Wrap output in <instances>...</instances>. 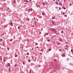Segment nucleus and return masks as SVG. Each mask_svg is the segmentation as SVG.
<instances>
[{
  "mask_svg": "<svg viewBox=\"0 0 73 73\" xmlns=\"http://www.w3.org/2000/svg\"><path fill=\"white\" fill-rule=\"evenodd\" d=\"M48 34H49V33H47L46 34H45V36H46V35H48Z\"/></svg>",
  "mask_w": 73,
  "mask_h": 73,
  "instance_id": "f3484780",
  "label": "nucleus"
},
{
  "mask_svg": "<svg viewBox=\"0 0 73 73\" xmlns=\"http://www.w3.org/2000/svg\"><path fill=\"white\" fill-rule=\"evenodd\" d=\"M40 54H42V53H41V52H40Z\"/></svg>",
  "mask_w": 73,
  "mask_h": 73,
  "instance_id": "a19ab883",
  "label": "nucleus"
},
{
  "mask_svg": "<svg viewBox=\"0 0 73 73\" xmlns=\"http://www.w3.org/2000/svg\"><path fill=\"white\" fill-rule=\"evenodd\" d=\"M3 41V39L1 38L0 39V41Z\"/></svg>",
  "mask_w": 73,
  "mask_h": 73,
  "instance_id": "1a4fd4ad",
  "label": "nucleus"
},
{
  "mask_svg": "<svg viewBox=\"0 0 73 73\" xmlns=\"http://www.w3.org/2000/svg\"><path fill=\"white\" fill-rule=\"evenodd\" d=\"M0 57H2V56H0Z\"/></svg>",
  "mask_w": 73,
  "mask_h": 73,
  "instance_id": "13d9d810",
  "label": "nucleus"
},
{
  "mask_svg": "<svg viewBox=\"0 0 73 73\" xmlns=\"http://www.w3.org/2000/svg\"><path fill=\"white\" fill-rule=\"evenodd\" d=\"M35 19H36V18H33V19L34 20H35Z\"/></svg>",
  "mask_w": 73,
  "mask_h": 73,
  "instance_id": "58836bf2",
  "label": "nucleus"
},
{
  "mask_svg": "<svg viewBox=\"0 0 73 73\" xmlns=\"http://www.w3.org/2000/svg\"><path fill=\"white\" fill-rule=\"evenodd\" d=\"M13 40V39H11L9 40V41H12Z\"/></svg>",
  "mask_w": 73,
  "mask_h": 73,
  "instance_id": "9b49d317",
  "label": "nucleus"
},
{
  "mask_svg": "<svg viewBox=\"0 0 73 73\" xmlns=\"http://www.w3.org/2000/svg\"><path fill=\"white\" fill-rule=\"evenodd\" d=\"M48 50H49V51H50V50H51V49H50V48H49V49H48Z\"/></svg>",
  "mask_w": 73,
  "mask_h": 73,
  "instance_id": "2eb2a0df",
  "label": "nucleus"
},
{
  "mask_svg": "<svg viewBox=\"0 0 73 73\" xmlns=\"http://www.w3.org/2000/svg\"><path fill=\"white\" fill-rule=\"evenodd\" d=\"M5 59H3V61H6V60H5Z\"/></svg>",
  "mask_w": 73,
  "mask_h": 73,
  "instance_id": "412c9836",
  "label": "nucleus"
},
{
  "mask_svg": "<svg viewBox=\"0 0 73 73\" xmlns=\"http://www.w3.org/2000/svg\"><path fill=\"white\" fill-rule=\"evenodd\" d=\"M63 56H64V57H65V55H63Z\"/></svg>",
  "mask_w": 73,
  "mask_h": 73,
  "instance_id": "4d7b16f0",
  "label": "nucleus"
},
{
  "mask_svg": "<svg viewBox=\"0 0 73 73\" xmlns=\"http://www.w3.org/2000/svg\"><path fill=\"white\" fill-rule=\"evenodd\" d=\"M65 46H66V47H68V46L67 45H65Z\"/></svg>",
  "mask_w": 73,
  "mask_h": 73,
  "instance_id": "a211bd4d",
  "label": "nucleus"
},
{
  "mask_svg": "<svg viewBox=\"0 0 73 73\" xmlns=\"http://www.w3.org/2000/svg\"><path fill=\"white\" fill-rule=\"evenodd\" d=\"M14 66H15V67H16V66H17V64H15L14 65Z\"/></svg>",
  "mask_w": 73,
  "mask_h": 73,
  "instance_id": "6ab92c4d",
  "label": "nucleus"
},
{
  "mask_svg": "<svg viewBox=\"0 0 73 73\" xmlns=\"http://www.w3.org/2000/svg\"><path fill=\"white\" fill-rule=\"evenodd\" d=\"M59 4H60V3L59 2Z\"/></svg>",
  "mask_w": 73,
  "mask_h": 73,
  "instance_id": "052dcab7",
  "label": "nucleus"
},
{
  "mask_svg": "<svg viewBox=\"0 0 73 73\" xmlns=\"http://www.w3.org/2000/svg\"><path fill=\"white\" fill-rule=\"evenodd\" d=\"M6 59V57H4V59Z\"/></svg>",
  "mask_w": 73,
  "mask_h": 73,
  "instance_id": "e433bc0d",
  "label": "nucleus"
},
{
  "mask_svg": "<svg viewBox=\"0 0 73 73\" xmlns=\"http://www.w3.org/2000/svg\"><path fill=\"white\" fill-rule=\"evenodd\" d=\"M2 35H4V34H3Z\"/></svg>",
  "mask_w": 73,
  "mask_h": 73,
  "instance_id": "e2e57ef3",
  "label": "nucleus"
},
{
  "mask_svg": "<svg viewBox=\"0 0 73 73\" xmlns=\"http://www.w3.org/2000/svg\"><path fill=\"white\" fill-rule=\"evenodd\" d=\"M9 72H11V69L9 68Z\"/></svg>",
  "mask_w": 73,
  "mask_h": 73,
  "instance_id": "f8f14e48",
  "label": "nucleus"
},
{
  "mask_svg": "<svg viewBox=\"0 0 73 73\" xmlns=\"http://www.w3.org/2000/svg\"><path fill=\"white\" fill-rule=\"evenodd\" d=\"M8 65L9 67H11V64H10V63H8Z\"/></svg>",
  "mask_w": 73,
  "mask_h": 73,
  "instance_id": "20e7f679",
  "label": "nucleus"
},
{
  "mask_svg": "<svg viewBox=\"0 0 73 73\" xmlns=\"http://www.w3.org/2000/svg\"><path fill=\"white\" fill-rule=\"evenodd\" d=\"M42 15H45V14H44V13H42Z\"/></svg>",
  "mask_w": 73,
  "mask_h": 73,
  "instance_id": "aec40b11",
  "label": "nucleus"
},
{
  "mask_svg": "<svg viewBox=\"0 0 73 73\" xmlns=\"http://www.w3.org/2000/svg\"><path fill=\"white\" fill-rule=\"evenodd\" d=\"M7 49H8V50H9V48H8Z\"/></svg>",
  "mask_w": 73,
  "mask_h": 73,
  "instance_id": "c9c22d12",
  "label": "nucleus"
},
{
  "mask_svg": "<svg viewBox=\"0 0 73 73\" xmlns=\"http://www.w3.org/2000/svg\"><path fill=\"white\" fill-rule=\"evenodd\" d=\"M28 61H29V62H31V60H29Z\"/></svg>",
  "mask_w": 73,
  "mask_h": 73,
  "instance_id": "cd10ccee",
  "label": "nucleus"
},
{
  "mask_svg": "<svg viewBox=\"0 0 73 73\" xmlns=\"http://www.w3.org/2000/svg\"><path fill=\"white\" fill-rule=\"evenodd\" d=\"M71 5H72V3H70L69 5V6H71Z\"/></svg>",
  "mask_w": 73,
  "mask_h": 73,
  "instance_id": "bb28decb",
  "label": "nucleus"
},
{
  "mask_svg": "<svg viewBox=\"0 0 73 73\" xmlns=\"http://www.w3.org/2000/svg\"><path fill=\"white\" fill-rule=\"evenodd\" d=\"M3 45L5 46V43H4V42H3Z\"/></svg>",
  "mask_w": 73,
  "mask_h": 73,
  "instance_id": "dca6fc26",
  "label": "nucleus"
},
{
  "mask_svg": "<svg viewBox=\"0 0 73 73\" xmlns=\"http://www.w3.org/2000/svg\"><path fill=\"white\" fill-rule=\"evenodd\" d=\"M54 1H55V0H53Z\"/></svg>",
  "mask_w": 73,
  "mask_h": 73,
  "instance_id": "69168bd1",
  "label": "nucleus"
},
{
  "mask_svg": "<svg viewBox=\"0 0 73 73\" xmlns=\"http://www.w3.org/2000/svg\"><path fill=\"white\" fill-rule=\"evenodd\" d=\"M38 45V43H36V45Z\"/></svg>",
  "mask_w": 73,
  "mask_h": 73,
  "instance_id": "f704fd0d",
  "label": "nucleus"
},
{
  "mask_svg": "<svg viewBox=\"0 0 73 73\" xmlns=\"http://www.w3.org/2000/svg\"><path fill=\"white\" fill-rule=\"evenodd\" d=\"M36 7L37 8H40V6L38 5H37V6L36 5Z\"/></svg>",
  "mask_w": 73,
  "mask_h": 73,
  "instance_id": "7ed1b4c3",
  "label": "nucleus"
},
{
  "mask_svg": "<svg viewBox=\"0 0 73 73\" xmlns=\"http://www.w3.org/2000/svg\"><path fill=\"white\" fill-rule=\"evenodd\" d=\"M29 10L31 11H32V9H29Z\"/></svg>",
  "mask_w": 73,
  "mask_h": 73,
  "instance_id": "6e6552de",
  "label": "nucleus"
},
{
  "mask_svg": "<svg viewBox=\"0 0 73 73\" xmlns=\"http://www.w3.org/2000/svg\"><path fill=\"white\" fill-rule=\"evenodd\" d=\"M42 4V5H45V3H43Z\"/></svg>",
  "mask_w": 73,
  "mask_h": 73,
  "instance_id": "b1692460",
  "label": "nucleus"
},
{
  "mask_svg": "<svg viewBox=\"0 0 73 73\" xmlns=\"http://www.w3.org/2000/svg\"><path fill=\"white\" fill-rule=\"evenodd\" d=\"M60 41H62V39H60Z\"/></svg>",
  "mask_w": 73,
  "mask_h": 73,
  "instance_id": "603ef678",
  "label": "nucleus"
},
{
  "mask_svg": "<svg viewBox=\"0 0 73 73\" xmlns=\"http://www.w3.org/2000/svg\"><path fill=\"white\" fill-rule=\"evenodd\" d=\"M64 2H65V0H64Z\"/></svg>",
  "mask_w": 73,
  "mask_h": 73,
  "instance_id": "680f3d73",
  "label": "nucleus"
},
{
  "mask_svg": "<svg viewBox=\"0 0 73 73\" xmlns=\"http://www.w3.org/2000/svg\"><path fill=\"white\" fill-rule=\"evenodd\" d=\"M66 44H68V42H66Z\"/></svg>",
  "mask_w": 73,
  "mask_h": 73,
  "instance_id": "7c9ffc66",
  "label": "nucleus"
},
{
  "mask_svg": "<svg viewBox=\"0 0 73 73\" xmlns=\"http://www.w3.org/2000/svg\"><path fill=\"white\" fill-rule=\"evenodd\" d=\"M31 0H30L29 1V2L31 1Z\"/></svg>",
  "mask_w": 73,
  "mask_h": 73,
  "instance_id": "8fccbe9b",
  "label": "nucleus"
},
{
  "mask_svg": "<svg viewBox=\"0 0 73 73\" xmlns=\"http://www.w3.org/2000/svg\"><path fill=\"white\" fill-rule=\"evenodd\" d=\"M63 15H65V13H63Z\"/></svg>",
  "mask_w": 73,
  "mask_h": 73,
  "instance_id": "a18cd8bd",
  "label": "nucleus"
},
{
  "mask_svg": "<svg viewBox=\"0 0 73 73\" xmlns=\"http://www.w3.org/2000/svg\"><path fill=\"white\" fill-rule=\"evenodd\" d=\"M40 51H41V52H42V51H43V50H40Z\"/></svg>",
  "mask_w": 73,
  "mask_h": 73,
  "instance_id": "4c0bfd02",
  "label": "nucleus"
},
{
  "mask_svg": "<svg viewBox=\"0 0 73 73\" xmlns=\"http://www.w3.org/2000/svg\"><path fill=\"white\" fill-rule=\"evenodd\" d=\"M7 25H4V28H7Z\"/></svg>",
  "mask_w": 73,
  "mask_h": 73,
  "instance_id": "0eeeda50",
  "label": "nucleus"
},
{
  "mask_svg": "<svg viewBox=\"0 0 73 73\" xmlns=\"http://www.w3.org/2000/svg\"><path fill=\"white\" fill-rule=\"evenodd\" d=\"M55 18V17L54 16L52 18V19H54V18Z\"/></svg>",
  "mask_w": 73,
  "mask_h": 73,
  "instance_id": "4468645a",
  "label": "nucleus"
},
{
  "mask_svg": "<svg viewBox=\"0 0 73 73\" xmlns=\"http://www.w3.org/2000/svg\"><path fill=\"white\" fill-rule=\"evenodd\" d=\"M32 59H33V56H32Z\"/></svg>",
  "mask_w": 73,
  "mask_h": 73,
  "instance_id": "72a5a7b5",
  "label": "nucleus"
},
{
  "mask_svg": "<svg viewBox=\"0 0 73 73\" xmlns=\"http://www.w3.org/2000/svg\"><path fill=\"white\" fill-rule=\"evenodd\" d=\"M55 3L56 4H57V5H58V3L57 2V1L55 2Z\"/></svg>",
  "mask_w": 73,
  "mask_h": 73,
  "instance_id": "423d86ee",
  "label": "nucleus"
},
{
  "mask_svg": "<svg viewBox=\"0 0 73 73\" xmlns=\"http://www.w3.org/2000/svg\"><path fill=\"white\" fill-rule=\"evenodd\" d=\"M13 3H14V4H15V3H16V2H15V3L14 2Z\"/></svg>",
  "mask_w": 73,
  "mask_h": 73,
  "instance_id": "bf43d9fd",
  "label": "nucleus"
},
{
  "mask_svg": "<svg viewBox=\"0 0 73 73\" xmlns=\"http://www.w3.org/2000/svg\"><path fill=\"white\" fill-rule=\"evenodd\" d=\"M37 48H38V46H37L36 47Z\"/></svg>",
  "mask_w": 73,
  "mask_h": 73,
  "instance_id": "de8ad7c7",
  "label": "nucleus"
},
{
  "mask_svg": "<svg viewBox=\"0 0 73 73\" xmlns=\"http://www.w3.org/2000/svg\"><path fill=\"white\" fill-rule=\"evenodd\" d=\"M40 66H40V65L39 66V67H40Z\"/></svg>",
  "mask_w": 73,
  "mask_h": 73,
  "instance_id": "6e6d98bb",
  "label": "nucleus"
},
{
  "mask_svg": "<svg viewBox=\"0 0 73 73\" xmlns=\"http://www.w3.org/2000/svg\"><path fill=\"white\" fill-rule=\"evenodd\" d=\"M61 33H64V31H61Z\"/></svg>",
  "mask_w": 73,
  "mask_h": 73,
  "instance_id": "5701e85b",
  "label": "nucleus"
},
{
  "mask_svg": "<svg viewBox=\"0 0 73 73\" xmlns=\"http://www.w3.org/2000/svg\"><path fill=\"white\" fill-rule=\"evenodd\" d=\"M6 66H7V67H8V65H6Z\"/></svg>",
  "mask_w": 73,
  "mask_h": 73,
  "instance_id": "5fc2aeb1",
  "label": "nucleus"
},
{
  "mask_svg": "<svg viewBox=\"0 0 73 73\" xmlns=\"http://www.w3.org/2000/svg\"><path fill=\"white\" fill-rule=\"evenodd\" d=\"M52 24H53L54 25V24H55V23H54L53 22H52Z\"/></svg>",
  "mask_w": 73,
  "mask_h": 73,
  "instance_id": "9d476101",
  "label": "nucleus"
},
{
  "mask_svg": "<svg viewBox=\"0 0 73 73\" xmlns=\"http://www.w3.org/2000/svg\"><path fill=\"white\" fill-rule=\"evenodd\" d=\"M47 41H48V42H49V41H50V40H48Z\"/></svg>",
  "mask_w": 73,
  "mask_h": 73,
  "instance_id": "c756f323",
  "label": "nucleus"
},
{
  "mask_svg": "<svg viewBox=\"0 0 73 73\" xmlns=\"http://www.w3.org/2000/svg\"><path fill=\"white\" fill-rule=\"evenodd\" d=\"M14 1H15V2H16V0H14Z\"/></svg>",
  "mask_w": 73,
  "mask_h": 73,
  "instance_id": "864d4df0",
  "label": "nucleus"
},
{
  "mask_svg": "<svg viewBox=\"0 0 73 73\" xmlns=\"http://www.w3.org/2000/svg\"><path fill=\"white\" fill-rule=\"evenodd\" d=\"M71 52L72 53H73V51H72V50H71Z\"/></svg>",
  "mask_w": 73,
  "mask_h": 73,
  "instance_id": "c03bdc74",
  "label": "nucleus"
},
{
  "mask_svg": "<svg viewBox=\"0 0 73 73\" xmlns=\"http://www.w3.org/2000/svg\"><path fill=\"white\" fill-rule=\"evenodd\" d=\"M24 1L25 2H27V3H28V2H29L28 1H27V0H24Z\"/></svg>",
  "mask_w": 73,
  "mask_h": 73,
  "instance_id": "39448f33",
  "label": "nucleus"
},
{
  "mask_svg": "<svg viewBox=\"0 0 73 73\" xmlns=\"http://www.w3.org/2000/svg\"><path fill=\"white\" fill-rule=\"evenodd\" d=\"M50 30L51 31H52V32H54V33H57V31L56 30V29H54V28H51L50 29Z\"/></svg>",
  "mask_w": 73,
  "mask_h": 73,
  "instance_id": "f257e3e1",
  "label": "nucleus"
},
{
  "mask_svg": "<svg viewBox=\"0 0 73 73\" xmlns=\"http://www.w3.org/2000/svg\"><path fill=\"white\" fill-rule=\"evenodd\" d=\"M25 62H23V64H25Z\"/></svg>",
  "mask_w": 73,
  "mask_h": 73,
  "instance_id": "473e14b6",
  "label": "nucleus"
},
{
  "mask_svg": "<svg viewBox=\"0 0 73 73\" xmlns=\"http://www.w3.org/2000/svg\"><path fill=\"white\" fill-rule=\"evenodd\" d=\"M60 5L61 6V5H62V3H60Z\"/></svg>",
  "mask_w": 73,
  "mask_h": 73,
  "instance_id": "4be33fe9",
  "label": "nucleus"
},
{
  "mask_svg": "<svg viewBox=\"0 0 73 73\" xmlns=\"http://www.w3.org/2000/svg\"><path fill=\"white\" fill-rule=\"evenodd\" d=\"M27 55H29V52H27Z\"/></svg>",
  "mask_w": 73,
  "mask_h": 73,
  "instance_id": "393cba45",
  "label": "nucleus"
},
{
  "mask_svg": "<svg viewBox=\"0 0 73 73\" xmlns=\"http://www.w3.org/2000/svg\"><path fill=\"white\" fill-rule=\"evenodd\" d=\"M63 50V51H64V50Z\"/></svg>",
  "mask_w": 73,
  "mask_h": 73,
  "instance_id": "774afa93",
  "label": "nucleus"
},
{
  "mask_svg": "<svg viewBox=\"0 0 73 73\" xmlns=\"http://www.w3.org/2000/svg\"><path fill=\"white\" fill-rule=\"evenodd\" d=\"M65 17H66V15H64Z\"/></svg>",
  "mask_w": 73,
  "mask_h": 73,
  "instance_id": "49530a36",
  "label": "nucleus"
},
{
  "mask_svg": "<svg viewBox=\"0 0 73 73\" xmlns=\"http://www.w3.org/2000/svg\"><path fill=\"white\" fill-rule=\"evenodd\" d=\"M15 57H17V54L15 55Z\"/></svg>",
  "mask_w": 73,
  "mask_h": 73,
  "instance_id": "ddd939ff",
  "label": "nucleus"
},
{
  "mask_svg": "<svg viewBox=\"0 0 73 73\" xmlns=\"http://www.w3.org/2000/svg\"><path fill=\"white\" fill-rule=\"evenodd\" d=\"M45 4H47V3H45Z\"/></svg>",
  "mask_w": 73,
  "mask_h": 73,
  "instance_id": "09e8293b",
  "label": "nucleus"
},
{
  "mask_svg": "<svg viewBox=\"0 0 73 73\" xmlns=\"http://www.w3.org/2000/svg\"><path fill=\"white\" fill-rule=\"evenodd\" d=\"M71 15H73V13H72L71 14Z\"/></svg>",
  "mask_w": 73,
  "mask_h": 73,
  "instance_id": "0e129e2a",
  "label": "nucleus"
},
{
  "mask_svg": "<svg viewBox=\"0 0 73 73\" xmlns=\"http://www.w3.org/2000/svg\"><path fill=\"white\" fill-rule=\"evenodd\" d=\"M58 2H60V1L59 0H58Z\"/></svg>",
  "mask_w": 73,
  "mask_h": 73,
  "instance_id": "79ce46f5",
  "label": "nucleus"
},
{
  "mask_svg": "<svg viewBox=\"0 0 73 73\" xmlns=\"http://www.w3.org/2000/svg\"><path fill=\"white\" fill-rule=\"evenodd\" d=\"M59 9H60V10H61V8H59Z\"/></svg>",
  "mask_w": 73,
  "mask_h": 73,
  "instance_id": "ea45409f",
  "label": "nucleus"
},
{
  "mask_svg": "<svg viewBox=\"0 0 73 73\" xmlns=\"http://www.w3.org/2000/svg\"><path fill=\"white\" fill-rule=\"evenodd\" d=\"M0 58L1 60H3V59H2V57H0Z\"/></svg>",
  "mask_w": 73,
  "mask_h": 73,
  "instance_id": "c85d7f7f",
  "label": "nucleus"
},
{
  "mask_svg": "<svg viewBox=\"0 0 73 73\" xmlns=\"http://www.w3.org/2000/svg\"><path fill=\"white\" fill-rule=\"evenodd\" d=\"M18 29H20V27H18Z\"/></svg>",
  "mask_w": 73,
  "mask_h": 73,
  "instance_id": "2f4dec72",
  "label": "nucleus"
},
{
  "mask_svg": "<svg viewBox=\"0 0 73 73\" xmlns=\"http://www.w3.org/2000/svg\"><path fill=\"white\" fill-rule=\"evenodd\" d=\"M9 25H11V26H13V23L12 22H11L10 23H9Z\"/></svg>",
  "mask_w": 73,
  "mask_h": 73,
  "instance_id": "f03ea898",
  "label": "nucleus"
},
{
  "mask_svg": "<svg viewBox=\"0 0 73 73\" xmlns=\"http://www.w3.org/2000/svg\"><path fill=\"white\" fill-rule=\"evenodd\" d=\"M56 59H55L54 60V61H56Z\"/></svg>",
  "mask_w": 73,
  "mask_h": 73,
  "instance_id": "37998d69",
  "label": "nucleus"
},
{
  "mask_svg": "<svg viewBox=\"0 0 73 73\" xmlns=\"http://www.w3.org/2000/svg\"><path fill=\"white\" fill-rule=\"evenodd\" d=\"M63 9H66V8L65 7H63Z\"/></svg>",
  "mask_w": 73,
  "mask_h": 73,
  "instance_id": "a878e982",
  "label": "nucleus"
},
{
  "mask_svg": "<svg viewBox=\"0 0 73 73\" xmlns=\"http://www.w3.org/2000/svg\"><path fill=\"white\" fill-rule=\"evenodd\" d=\"M61 50L60 49L59 50V51H61Z\"/></svg>",
  "mask_w": 73,
  "mask_h": 73,
  "instance_id": "3c124183",
  "label": "nucleus"
},
{
  "mask_svg": "<svg viewBox=\"0 0 73 73\" xmlns=\"http://www.w3.org/2000/svg\"><path fill=\"white\" fill-rule=\"evenodd\" d=\"M35 25H36V24H35Z\"/></svg>",
  "mask_w": 73,
  "mask_h": 73,
  "instance_id": "338daca9",
  "label": "nucleus"
}]
</instances>
